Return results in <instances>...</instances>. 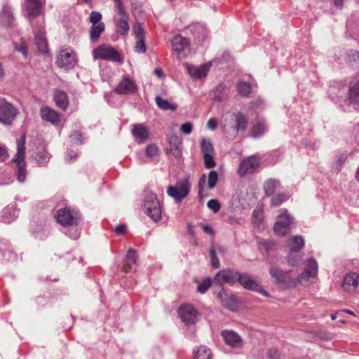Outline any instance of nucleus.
Returning <instances> with one entry per match:
<instances>
[{
    "label": "nucleus",
    "mask_w": 359,
    "mask_h": 359,
    "mask_svg": "<svg viewBox=\"0 0 359 359\" xmlns=\"http://www.w3.org/2000/svg\"><path fill=\"white\" fill-rule=\"evenodd\" d=\"M359 285V274L355 272L348 273L344 278L342 288L348 293L357 291Z\"/></svg>",
    "instance_id": "14"
},
{
    "label": "nucleus",
    "mask_w": 359,
    "mask_h": 359,
    "mask_svg": "<svg viewBox=\"0 0 359 359\" xmlns=\"http://www.w3.org/2000/svg\"><path fill=\"white\" fill-rule=\"evenodd\" d=\"M18 217V211L14 205H8L3 209L1 218L3 222L11 223Z\"/></svg>",
    "instance_id": "27"
},
{
    "label": "nucleus",
    "mask_w": 359,
    "mask_h": 359,
    "mask_svg": "<svg viewBox=\"0 0 359 359\" xmlns=\"http://www.w3.org/2000/svg\"><path fill=\"white\" fill-rule=\"evenodd\" d=\"M194 359H212L210 350L204 346H199L194 352Z\"/></svg>",
    "instance_id": "40"
},
{
    "label": "nucleus",
    "mask_w": 359,
    "mask_h": 359,
    "mask_svg": "<svg viewBox=\"0 0 359 359\" xmlns=\"http://www.w3.org/2000/svg\"><path fill=\"white\" fill-rule=\"evenodd\" d=\"M79 219L80 216L77 211L68 208L60 209L56 215L57 222L64 226L76 225Z\"/></svg>",
    "instance_id": "6"
},
{
    "label": "nucleus",
    "mask_w": 359,
    "mask_h": 359,
    "mask_svg": "<svg viewBox=\"0 0 359 359\" xmlns=\"http://www.w3.org/2000/svg\"><path fill=\"white\" fill-rule=\"evenodd\" d=\"M238 282L243 286L245 289L250 290H258L259 289V285L257 284L248 274L243 273L240 274L238 272Z\"/></svg>",
    "instance_id": "22"
},
{
    "label": "nucleus",
    "mask_w": 359,
    "mask_h": 359,
    "mask_svg": "<svg viewBox=\"0 0 359 359\" xmlns=\"http://www.w3.org/2000/svg\"><path fill=\"white\" fill-rule=\"evenodd\" d=\"M349 91L350 102L358 104L359 102V81L356 82L354 86L350 88Z\"/></svg>",
    "instance_id": "46"
},
{
    "label": "nucleus",
    "mask_w": 359,
    "mask_h": 359,
    "mask_svg": "<svg viewBox=\"0 0 359 359\" xmlns=\"http://www.w3.org/2000/svg\"><path fill=\"white\" fill-rule=\"evenodd\" d=\"M34 41L38 50L46 54L48 53V41L45 36L44 29L42 26L34 29Z\"/></svg>",
    "instance_id": "15"
},
{
    "label": "nucleus",
    "mask_w": 359,
    "mask_h": 359,
    "mask_svg": "<svg viewBox=\"0 0 359 359\" xmlns=\"http://www.w3.org/2000/svg\"><path fill=\"white\" fill-rule=\"evenodd\" d=\"M53 100L59 108L66 110L69 105V99L67 94L61 90H55L53 93Z\"/></svg>",
    "instance_id": "26"
},
{
    "label": "nucleus",
    "mask_w": 359,
    "mask_h": 359,
    "mask_svg": "<svg viewBox=\"0 0 359 359\" xmlns=\"http://www.w3.org/2000/svg\"><path fill=\"white\" fill-rule=\"evenodd\" d=\"M143 210L144 213L154 222H157L161 219L162 208L156 194L153 192L145 193Z\"/></svg>",
    "instance_id": "2"
},
{
    "label": "nucleus",
    "mask_w": 359,
    "mask_h": 359,
    "mask_svg": "<svg viewBox=\"0 0 359 359\" xmlns=\"http://www.w3.org/2000/svg\"><path fill=\"white\" fill-rule=\"evenodd\" d=\"M95 59L109 60L116 62H122L121 54L113 47L108 45H101L93 50Z\"/></svg>",
    "instance_id": "4"
},
{
    "label": "nucleus",
    "mask_w": 359,
    "mask_h": 359,
    "mask_svg": "<svg viewBox=\"0 0 359 359\" xmlns=\"http://www.w3.org/2000/svg\"><path fill=\"white\" fill-rule=\"evenodd\" d=\"M238 93L242 97H248L252 90L251 86L247 82H240L236 86Z\"/></svg>",
    "instance_id": "45"
},
{
    "label": "nucleus",
    "mask_w": 359,
    "mask_h": 359,
    "mask_svg": "<svg viewBox=\"0 0 359 359\" xmlns=\"http://www.w3.org/2000/svg\"><path fill=\"white\" fill-rule=\"evenodd\" d=\"M133 32L135 35L137 41L135 46V50L136 52L140 53H144L146 52L145 45V32L140 24L136 23L133 27Z\"/></svg>",
    "instance_id": "17"
},
{
    "label": "nucleus",
    "mask_w": 359,
    "mask_h": 359,
    "mask_svg": "<svg viewBox=\"0 0 359 359\" xmlns=\"http://www.w3.org/2000/svg\"><path fill=\"white\" fill-rule=\"evenodd\" d=\"M270 274L278 283L281 285H285L287 283V273L283 272L276 268H271L270 269Z\"/></svg>",
    "instance_id": "39"
},
{
    "label": "nucleus",
    "mask_w": 359,
    "mask_h": 359,
    "mask_svg": "<svg viewBox=\"0 0 359 359\" xmlns=\"http://www.w3.org/2000/svg\"><path fill=\"white\" fill-rule=\"evenodd\" d=\"M190 189L191 184L189 178L186 177L177 180L175 185L169 186L167 189V194L177 203H180L188 196Z\"/></svg>",
    "instance_id": "3"
},
{
    "label": "nucleus",
    "mask_w": 359,
    "mask_h": 359,
    "mask_svg": "<svg viewBox=\"0 0 359 359\" xmlns=\"http://www.w3.org/2000/svg\"><path fill=\"white\" fill-rule=\"evenodd\" d=\"M114 7L116 12L120 16H127V13L126 12V9L123 5L122 0H114Z\"/></svg>",
    "instance_id": "50"
},
{
    "label": "nucleus",
    "mask_w": 359,
    "mask_h": 359,
    "mask_svg": "<svg viewBox=\"0 0 359 359\" xmlns=\"http://www.w3.org/2000/svg\"><path fill=\"white\" fill-rule=\"evenodd\" d=\"M156 104L163 110H171L175 111L177 109V106L168 102L167 100H163L160 96H157L155 98Z\"/></svg>",
    "instance_id": "42"
},
{
    "label": "nucleus",
    "mask_w": 359,
    "mask_h": 359,
    "mask_svg": "<svg viewBox=\"0 0 359 359\" xmlns=\"http://www.w3.org/2000/svg\"><path fill=\"white\" fill-rule=\"evenodd\" d=\"M235 117L236 125L233 128V135H236L239 130H245L248 124V119L243 114L237 113Z\"/></svg>",
    "instance_id": "34"
},
{
    "label": "nucleus",
    "mask_w": 359,
    "mask_h": 359,
    "mask_svg": "<svg viewBox=\"0 0 359 359\" xmlns=\"http://www.w3.org/2000/svg\"><path fill=\"white\" fill-rule=\"evenodd\" d=\"M217 298L223 306L226 307L231 311H233L236 309L235 298L233 296L228 297L223 288L218 292Z\"/></svg>",
    "instance_id": "30"
},
{
    "label": "nucleus",
    "mask_w": 359,
    "mask_h": 359,
    "mask_svg": "<svg viewBox=\"0 0 359 359\" xmlns=\"http://www.w3.org/2000/svg\"><path fill=\"white\" fill-rule=\"evenodd\" d=\"M210 285L211 280L207 278L198 284L197 290L198 292L203 294L208 290Z\"/></svg>",
    "instance_id": "49"
},
{
    "label": "nucleus",
    "mask_w": 359,
    "mask_h": 359,
    "mask_svg": "<svg viewBox=\"0 0 359 359\" xmlns=\"http://www.w3.org/2000/svg\"><path fill=\"white\" fill-rule=\"evenodd\" d=\"M121 18L115 21L116 32L121 36H126L128 34L130 27L128 22V15L121 16Z\"/></svg>",
    "instance_id": "31"
},
{
    "label": "nucleus",
    "mask_w": 359,
    "mask_h": 359,
    "mask_svg": "<svg viewBox=\"0 0 359 359\" xmlns=\"http://www.w3.org/2000/svg\"><path fill=\"white\" fill-rule=\"evenodd\" d=\"M215 154H206L203 156L204 165L206 168H212L215 166L216 163L214 160Z\"/></svg>",
    "instance_id": "51"
},
{
    "label": "nucleus",
    "mask_w": 359,
    "mask_h": 359,
    "mask_svg": "<svg viewBox=\"0 0 359 359\" xmlns=\"http://www.w3.org/2000/svg\"><path fill=\"white\" fill-rule=\"evenodd\" d=\"M229 89L224 84L218 85L212 91V98L217 102L226 101L229 98Z\"/></svg>",
    "instance_id": "28"
},
{
    "label": "nucleus",
    "mask_w": 359,
    "mask_h": 359,
    "mask_svg": "<svg viewBox=\"0 0 359 359\" xmlns=\"http://www.w3.org/2000/svg\"><path fill=\"white\" fill-rule=\"evenodd\" d=\"M210 256L211 258V265L215 269H218L220 266L219 261L216 255V251L214 247H212L210 250Z\"/></svg>",
    "instance_id": "53"
},
{
    "label": "nucleus",
    "mask_w": 359,
    "mask_h": 359,
    "mask_svg": "<svg viewBox=\"0 0 359 359\" xmlns=\"http://www.w3.org/2000/svg\"><path fill=\"white\" fill-rule=\"evenodd\" d=\"M290 198L288 193L278 194L274 195L271 200V205L273 207H278L283 203L285 202Z\"/></svg>",
    "instance_id": "44"
},
{
    "label": "nucleus",
    "mask_w": 359,
    "mask_h": 359,
    "mask_svg": "<svg viewBox=\"0 0 359 359\" xmlns=\"http://www.w3.org/2000/svg\"><path fill=\"white\" fill-rule=\"evenodd\" d=\"M238 278V271L226 269L218 271L213 278V283L218 285L220 290L224 284H233Z\"/></svg>",
    "instance_id": "9"
},
{
    "label": "nucleus",
    "mask_w": 359,
    "mask_h": 359,
    "mask_svg": "<svg viewBox=\"0 0 359 359\" xmlns=\"http://www.w3.org/2000/svg\"><path fill=\"white\" fill-rule=\"evenodd\" d=\"M266 130V126L264 121H256L252 128V136L259 137L262 136Z\"/></svg>",
    "instance_id": "36"
},
{
    "label": "nucleus",
    "mask_w": 359,
    "mask_h": 359,
    "mask_svg": "<svg viewBox=\"0 0 359 359\" xmlns=\"http://www.w3.org/2000/svg\"><path fill=\"white\" fill-rule=\"evenodd\" d=\"M70 138L73 142L77 144H81L83 143V137L82 134L79 132H74L70 135Z\"/></svg>",
    "instance_id": "57"
},
{
    "label": "nucleus",
    "mask_w": 359,
    "mask_h": 359,
    "mask_svg": "<svg viewBox=\"0 0 359 359\" xmlns=\"http://www.w3.org/2000/svg\"><path fill=\"white\" fill-rule=\"evenodd\" d=\"M347 158V155L346 154L340 153L337 154L336 160L334 163V166L337 171H340L342 165L345 163Z\"/></svg>",
    "instance_id": "48"
},
{
    "label": "nucleus",
    "mask_w": 359,
    "mask_h": 359,
    "mask_svg": "<svg viewBox=\"0 0 359 359\" xmlns=\"http://www.w3.org/2000/svg\"><path fill=\"white\" fill-rule=\"evenodd\" d=\"M268 359H280V353L276 348H270L267 352Z\"/></svg>",
    "instance_id": "59"
},
{
    "label": "nucleus",
    "mask_w": 359,
    "mask_h": 359,
    "mask_svg": "<svg viewBox=\"0 0 359 359\" xmlns=\"http://www.w3.org/2000/svg\"><path fill=\"white\" fill-rule=\"evenodd\" d=\"M40 114L43 120L50 122L53 125H58L60 121V114L48 107H41Z\"/></svg>",
    "instance_id": "20"
},
{
    "label": "nucleus",
    "mask_w": 359,
    "mask_h": 359,
    "mask_svg": "<svg viewBox=\"0 0 359 359\" xmlns=\"http://www.w3.org/2000/svg\"><path fill=\"white\" fill-rule=\"evenodd\" d=\"M14 46H15V49L17 50H18L19 52H21L25 57H27V55H28L27 46L24 42H22L20 44L15 43Z\"/></svg>",
    "instance_id": "58"
},
{
    "label": "nucleus",
    "mask_w": 359,
    "mask_h": 359,
    "mask_svg": "<svg viewBox=\"0 0 359 359\" xmlns=\"http://www.w3.org/2000/svg\"><path fill=\"white\" fill-rule=\"evenodd\" d=\"M14 18L11 8L8 5H4L2 8L1 13L0 14V24L1 26L5 27H11Z\"/></svg>",
    "instance_id": "23"
},
{
    "label": "nucleus",
    "mask_w": 359,
    "mask_h": 359,
    "mask_svg": "<svg viewBox=\"0 0 359 359\" xmlns=\"http://www.w3.org/2000/svg\"><path fill=\"white\" fill-rule=\"evenodd\" d=\"M280 185V182L275 179L267 180L264 186L265 194L268 196H272L276 189Z\"/></svg>",
    "instance_id": "37"
},
{
    "label": "nucleus",
    "mask_w": 359,
    "mask_h": 359,
    "mask_svg": "<svg viewBox=\"0 0 359 359\" xmlns=\"http://www.w3.org/2000/svg\"><path fill=\"white\" fill-rule=\"evenodd\" d=\"M102 15L98 11H92L90 13L89 20L92 23V25H98L101 22Z\"/></svg>",
    "instance_id": "52"
},
{
    "label": "nucleus",
    "mask_w": 359,
    "mask_h": 359,
    "mask_svg": "<svg viewBox=\"0 0 359 359\" xmlns=\"http://www.w3.org/2000/svg\"><path fill=\"white\" fill-rule=\"evenodd\" d=\"M114 231L116 234L118 235H122L126 231V226L124 224H120L115 227Z\"/></svg>",
    "instance_id": "62"
},
{
    "label": "nucleus",
    "mask_w": 359,
    "mask_h": 359,
    "mask_svg": "<svg viewBox=\"0 0 359 359\" xmlns=\"http://www.w3.org/2000/svg\"><path fill=\"white\" fill-rule=\"evenodd\" d=\"M50 158V156L47 151L43 149L36 153L35 160L39 166H44L48 163Z\"/></svg>",
    "instance_id": "43"
},
{
    "label": "nucleus",
    "mask_w": 359,
    "mask_h": 359,
    "mask_svg": "<svg viewBox=\"0 0 359 359\" xmlns=\"http://www.w3.org/2000/svg\"><path fill=\"white\" fill-rule=\"evenodd\" d=\"M18 114V109L13 104L0 97V123L11 125Z\"/></svg>",
    "instance_id": "5"
},
{
    "label": "nucleus",
    "mask_w": 359,
    "mask_h": 359,
    "mask_svg": "<svg viewBox=\"0 0 359 359\" xmlns=\"http://www.w3.org/2000/svg\"><path fill=\"white\" fill-rule=\"evenodd\" d=\"M8 157V153L6 150L0 146V161H5Z\"/></svg>",
    "instance_id": "63"
},
{
    "label": "nucleus",
    "mask_w": 359,
    "mask_h": 359,
    "mask_svg": "<svg viewBox=\"0 0 359 359\" xmlns=\"http://www.w3.org/2000/svg\"><path fill=\"white\" fill-rule=\"evenodd\" d=\"M207 126L209 129L212 130L216 129L217 126V119L215 118H210L207 123Z\"/></svg>",
    "instance_id": "61"
},
{
    "label": "nucleus",
    "mask_w": 359,
    "mask_h": 359,
    "mask_svg": "<svg viewBox=\"0 0 359 359\" xmlns=\"http://www.w3.org/2000/svg\"><path fill=\"white\" fill-rule=\"evenodd\" d=\"M260 165V159L257 156L252 155L243 158L238 168V174L244 177L253 173Z\"/></svg>",
    "instance_id": "8"
},
{
    "label": "nucleus",
    "mask_w": 359,
    "mask_h": 359,
    "mask_svg": "<svg viewBox=\"0 0 359 359\" xmlns=\"http://www.w3.org/2000/svg\"><path fill=\"white\" fill-rule=\"evenodd\" d=\"M208 180V187L210 189H213L218 182V173L215 170H211L208 173V176L207 177L205 174H203L198 180V187L199 191V195L201 194L202 191L204 189L206 181Z\"/></svg>",
    "instance_id": "18"
},
{
    "label": "nucleus",
    "mask_w": 359,
    "mask_h": 359,
    "mask_svg": "<svg viewBox=\"0 0 359 359\" xmlns=\"http://www.w3.org/2000/svg\"><path fill=\"white\" fill-rule=\"evenodd\" d=\"M145 154L148 157H154L156 156L158 154V149L156 145L154 144H151L148 145L145 150Z\"/></svg>",
    "instance_id": "54"
},
{
    "label": "nucleus",
    "mask_w": 359,
    "mask_h": 359,
    "mask_svg": "<svg viewBox=\"0 0 359 359\" xmlns=\"http://www.w3.org/2000/svg\"><path fill=\"white\" fill-rule=\"evenodd\" d=\"M200 146L203 156L206 154H215V149L210 139L203 138Z\"/></svg>",
    "instance_id": "41"
},
{
    "label": "nucleus",
    "mask_w": 359,
    "mask_h": 359,
    "mask_svg": "<svg viewBox=\"0 0 359 359\" xmlns=\"http://www.w3.org/2000/svg\"><path fill=\"white\" fill-rule=\"evenodd\" d=\"M137 90L136 83L128 77L124 76L114 89V91L118 95H130L134 94Z\"/></svg>",
    "instance_id": "12"
},
{
    "label": "nucleus",
    "mask_w": 359,
    "mask_h": 359,
    "mask_svg": "<svg viewBox=\"0 0 359 359\" xmlns=\"http://www.w3.org/2000/svg\"><path fill=\"white\" fill-rule=\"evenodd\" d=\"M178 314L186 325H191L196 323L198 312L193 306L184 304L179 308Z\"/></svg>",
    "instance_id": "11"
},
{
    "label": "nucleus",
    "mask_w": 359,
    "mask_h": 359,
    "mask_svg": "<svg viewBox=\"0 0 359 359\" xmlns=\"http://www.w3.org/2000/svg\"><path fill=\"white\" fill-rule=\"evenodd\" d=\"M316 337L323 340H330L332 339V334L326 332H318V334L316 333Z\"/></svg>",
    "instance_id": "60"
},
{
    "label": "nucleus",
    "mask_w": 359,
    "mask_h": 359,
    "mask_svg": "<svg viewBox=\"0 0 359 359\" xmlns=\"http://www.w3.org/2000/svg\"><path fill=\"white\" fill-rule=\"evenodd\" d=\"M287 264L290 266H297L302 260V255L300 251H288V255L286 257Z\"/></svg>",
    "instance_id": "38"
},
{
    "label": "nucleus",
    "mask_w": 359,
    "mask_h": 359,
    "mask_svg": "<svg viewBox=\"0 0 359 359\" xmlns=\"http://www.w3.org/2000/svg\"><path fill=\"white\" fill-rule=\"evenodd\" d=\"M304 247V241L301 236H293L287 241L286 248L288 251H302Z\"/></svg>",
    "instance_id": "24"
},
{
    "label": "nucleus",
    "mask_w": 359,
    "mask_h": 359,
    "mask_svg": "<svg viewBox=\"0 0 359 359\" xmlns=\"http://www.w3.org/2000/svg\"><path fill=\"white\" fill-rule=\"evenodd\" d=\"M25 135H22L17 140V153L13 162L15 164L16 175L18 181L22 183L26 180V163L25 161Z\"/></svg>",
    "instance_id": "1"
},
{
    "label": "nucleus",
    "mask_w": 359,
    "mask_h": 359,
    "mask_svg": "<svg viewBox=\"0 0 359 359\" xmlns=\"http://www.w3.org/2000/svg\"><path fill=\"white\" fill-rule=\"evenodd\" d=\"M172 50L180 54L189 44V41L187 38L182 37L181 35L175 36L171 41Z\"/></svg>",
    "instance_id": "29"
},
{
    "label": "nucleus",
    "mask_w": 359,
    "mask_h": 359,
    "mask_svg": "<svg viewBox=\"0 0 359 359\" xmlns=\"http://www.w3.org/2000/svg\"><path fill=\"white\" fill-rule=\"evenodd\" d=\"M210 64H203L199 67L187 65V69L189 75L196 79L204 78L207 76V74L210 69Z\"/></svg>",
    "instance_id": "19"
},
{
    "label": "nucleus",
    "mask_w": 359,
    "mask_h": 359,
    "mask_svg": "<svg viewBox=\"0 0 359 359\" xmlns=\"http://www.w3.org/2000/svg\"><path fill=\"white\" fill-rule=\"evenodd\" d=\"M76 62L75 54L71 48H63L61 49L56 60L58 67L69 69L75 66Z\"/></svg>",
    "instance_id": "10"
},
{
    "label": "nucleus",
    "mask_w": 359,
    "mask_h": 359,
    "mask_svg": "<svg viewBox=\"0 0 359 359\" xmlns=\"http://www.w3.org/2000/svg\"><path fill=\"white\" fill-rule=\"evenodd\" d=\"M221 335L226 344L232 348H239L243 345L241 337L234 331L224 330L222 332Z\"/></svg>",
    "instance_id": "13"
},
{
    "label": "nucleus",
    "mask_w": 359,
    "mask_h": 359,
    "mask_svg": "<svg viewBox=\"0 0 359 359\" xmlns=\"http://www.w3.org/2000/svg\"><path fill=\"white\" fill-rule=\"evenodd\" d=\"M132 134L138 144L144 143L149 137V132L147 128L142 124L134 125Z\"/></svg>",
    "instance_id": "21"
},
{
    "label": "nucleus",
    "mask_w": 359,
    "mask_h": 359,
    "mask_svg": "<svg viewBox=\"0 0 359 359\" xmlns=\"http://www.w3.org/2000/svg\"><path fill=\"white\" fill-rule=\"evenodd\" d=\"M314 275V259L309 260L307 268L298 277V281L302 285H307Z\"/></svg>",
    "instance_id": "25"
},
{
    "label": "nucleus",
    "mask_w": 359,
    "mask_h": 359,
    "mask_svg": "<svg viewBox=\"0 0 359 359\" xmlns=\"http://www.w3.org/2000/svg\"><path fill=\"white\" fill-rule=\"evenodd\" d=\"M203 230L206 233H208V234H210V235H213L214 234V231H213L212 228L210 226H209V225H203Z\"/></svg>",
    "instance_id": "64"
},
{
    "label": "nucleus",
    "mask_w": 359,
    "mask_h": 359,
    "mask_svg": "<svg viewBox=\"0 0 359 359\" xmlns=\"http://www.w3.org/2000/svg\"><path fill=\"white\" fill-rule=\"evenodd\" d=\"M293 218L287 214V210L281 209L278 215V220L274 226V233L278 236H283L290 231V226Z\"/></svg>",
    "instance_id": "7"
},
{
    "label": "nucleus",
    "mask_w": 359,
    "mask_h": 359,
    "mask_svg": "<svg viewBox=\"0 0 359 359\" xmlns=\"http://www.w3.org/2000/svg\"><path fill=\"white\" fill-rule=\"evenodd\" d=\"M23 7L27 17L29 19H32L41 14L42 3L40 0H25Z\"/></svg>",
    "instance_id": "16"
},
{
    "label": "nucleus",
    "mask_w": 359,
    "mask_h": 359,
    "mask_svg": "<svg viewBox=\"0 0 359 359\" xmlns=\"http://www.w3.org/2000/svg\"><path fill=\"white\" fill-rule=\"evenodd\" d=\"M193 130V125L190 122L183 123L180 127V131L184 135H189Z\"/></svg>",
    "instance_id": "56"
},
{
    "label": "nucleus",
    "mask_w": 359,
    "mask_h": 359,
    "mask_svg": "<svg viewBox=\"0 0 359 359\" xmlns=\"http://www.w3.org/2000/svg\"><path fill=\"white\" fill-rule=\"evenodd\" d=\"M170 149L172 155L175 158H180L182 156V142L177 136H172L169 140Z\"/></svg>",
    "instance_id": "32"
},
{
    "label": "nucleus",
    "mask_w": 359,
    "mask_h": 359,
    "mask_svg": "<svg viewBox=\"0 0 359 359\" xmlns=\"http://www.w3.org/2000/svg\"><path fill=\"white\" fill-rule=\"evenodd\" d=\"M137 262V252L134 250H129L123 266V269L125 272L130 271L132 270L133 266L136 264Z\"/></svg>",
    "instance_id": "33"
},
{
    "label": "nucleus",
    "mask_w": 359,
    "mask_h": 359,
    "mask_svg": "<svg viewBox=\"0 0 359 359\" xmlns=\"http://www.w3.org/2000/svg\"><path fill=\"white\" fill-rule=\"evenodd\" d=\"M208 208L212 210L213 212L217 213L220 210V203L217 199H210L207 203Z\"/></svg>",
    "instance_id": "55"
},
{
    "label": "nucleus",
    "mask_w": 359,
    "mask_h": 359,
    "mask_svg": "<svg viewBox=\"0 0 359 359\" xmlns=\"http://www.w3.org/2000/svg\"><path fill=\"white\" fill-rule=\"evenodd\" d=\"M274 246V243L271 241H263L258 242V248L261 253L267 254L268 252Z\"/></svg>",
    "instance_id": "47"
},
{
    "label": "nucleus",
    "mask_w": 359,
    "mask_h": 359,
    "mask_svg": "<svg viewBox=\"0 0 359 359\" xmlns=\"http://www.w3.org/2000/svg\"><path fill=\"white\" fill-rule=\"evenodd\" d=\"M105 25L104 22H100L98 25H92L90 28V39L92 41H96L100 38L101 34L104 31Z\"/></svg>",
    "instance_id": "35"
}]
</instances>
